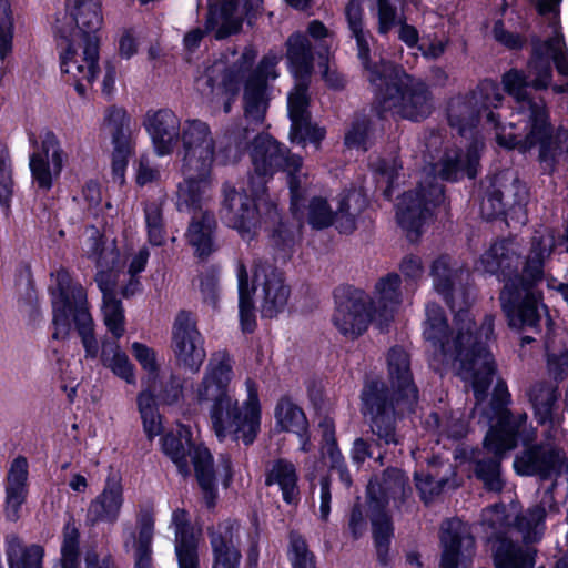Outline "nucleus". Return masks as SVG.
Masks as SVG:
<instances>
[{
	"label": "nucleus",
	"instance_id": "obj_36",
	"mask_svg": "<svg viewBox=\"0 0 568 568\" xmlns=\"http://www.w3.org/2000/svg\"><path fill=\"white\" fill-rule=\"evenodd\" d=\"M185 179L180 182L176 191V209L179 212H196L202 210V197L210 175H202V171L185 172Z\"/></svg>",
	"mask_w": 568,
	"mask_h": 568
},
{
	"label": "nucleus",
	"instance_id": "obj_7",
	"mask_svg": "<svg viewBox=\"0 0 568 568\" xmlns=\"http://www.w3.org/2000/svg\"><path fill=\"white\" fill-rule=\"evenodd\" d=\"M388 366L392 395L385 388L384 383L379 381L367 383L362 395L364 414L372 418L374 430L387 444L396 443L395 434L390 429L383 430L382 428L385 417L389 418L393 415L394 402L399 404L403 400L413 404L417 399V389L412 382L408 357H392Z\"/></svg>",
	"mask_w": 568,
	"mask_h": 568
},
{
	"label": "nucleus",
	"instance_id": "obj_52",
	"mask_svg": "<svg viewBox=\"0 0 568 568\" xmlns=\"http://www.w3.org/2000/svg\"><path fill=\"white\" fill-rule=\"evenodd\" d=\"M130 122L124 108L111 105L105 110L104 124L110 129L112 143L130 142Z\"/></svg>",
	"mask_w": 568,
	"mask_h": 568
},
{
	"label": "nucleus",
	"instance_id": "obj_29",
	"mask_svg": "<svg viewBox=\"0 0 568 568\" xmlns=\"http://www.w3.org/2000/svg\"><path fill=\"white\" fill-rule=\"evenodd\" d=\"M28 462L16 458L9 469L6 484L4 513L8 519L17 520L28 495Z\"/></svg>",
	"mask_w": 568,
	"mask_h": 568
},
{
	"label": "nucleus",
	"instance_id": "obj_64",
	"mask_svg": "<svg viewBox=\"0 0 568 568\" xmlns=\"http://www.w3.org/2000/svg\"><path fill=\"white\" fill-rule=\"evenodd\" d=\"M377 20L378 33L386 36L402 22L403 16L398 17L397 8L392 0H377Z\"/></svg>",
	"mask_w": 568,
	"mask_h": 568
},
{
	"label": "nucleus",
	"instance_id": "obj_25",
	"mask_svg": "<svg viewBox=\"0 0 568 568\" xmlns=\"http://www.w3.org/2000/svg\"><path fill=\"white\" fill-rule=\"evenodd\" d=\"M171 348L174 355H206L204 338L192 312L181 310L176 314L172 325Z\"/></svg>",
	"mask_w": 568,
	"mask_h": 568
},
{
	"label": "nucleus",
	"instance_id": "obj_53",
	"mask_svg": "<svg viewBox=\"0 0 568 568\" xmlns=\"http://www.w3.org/2000/svg\"><path fill=\"white\" fill-rule=\"evenodd\" d=\"M138 406L146 436L153 438L162 430L160 415L156 412L155 399L151 392L143 390L138 397Z\"/></svg>",
	"mask_w": 568,
	"mask_h": 568
},
{
	"label": "nucleus",
	"instance_id": "obj_18",
	"mask_svg": "<svg viewBox=\"0 0 568 568\" xmlns=\"http://www.w3.org/2000/svg\"><path fill=\"white\" fill-rule=\"evenodd\" d=\"M181 140L183 145L182 170L187 173L202 171V175L211 174L215 142L209 124L197 119L186 121Z\"/></svg>",
	"mask_w": 568,
	"mask_h": 568
},
{
	"label": "nucleus",
	"instance_id": "obj_15",
	"mask_svg": "<svg viewBox=\"0 0 568 568\" xmlns=\"http://www.w3.org/2000/svg\"><path fill=\"white\" fill-rule=\"evenodd\" d=\"M333 324L344 336L356 338L363 335L377 315L375 302L362 288L341 284L333 291Z\"/></svg>",
	"mask_w": 568,
	"mask_h": 568
},
{
	"label": "nucleus",
	"instance_id": "obj_30",
	"mask_svg": "<svg viewBox=\"0 0 568 568\" xmlns=\"http://www.w3.org/2000/svg\"><path fill=\"white\" fill-rule=\"evenodd\" d=\"M216 220L213 214L205 211L200 217H192L185 236L187 243L194 248V255L200 262H205L217 250L215 243Z\"/></svg>",
	"mask_w": 568,
	"mask_h": 568
},
{
	"label": "nucleus",
	"instance_id": "obj_3",
	"mask_svg": "<svg viewBox=\"0 0 568 568\" xmlns=\"http://www.w3.org/2000/svg\"><path fill=\"white\" fill-rule=\"evenodd\" d=\"M375 73L371 85L378 116L393 111L402 119L420 122L430 115L433 93L424 81L415 79L397 64L382 65Z\"/></svg>",
	"mask_w": 568,
	"mask_h": 568
},
{
	"label": "nucleus",
	"instance_id": "obj_13",
	"mask_svg": "<svg viewBox=\"0 0 568 568\" xmlns=\"http://www.w3.org/2000/svg\"><path fill=\"white\" fill-rule=\"evenodd\" d=\"M163 452L178 466L180 473H190V462L194 465L199 484L203 490L205 503L213 506L215 498L214 471L212 456L206 447L195 446L192 432L186 426H179L178 435L168 434L162 443Z\"/></svg>",
	"mask_w": 568,
	"mask_h": 568
},
{
	"label": "nucleus",
	"instance_id": "obj_61",
	"mask_svg": "<svg viewBox=\"0 0 568 568\" xmlns=\"http://www.w3.org/2000/svg\"><path fill=\"white\" fill-rule=\"evenodd\" d=\"M438 176L446 182H457L463 175V151L462 149L447 150L439 160Z\"/></svg>",
	"mask_w": 568,
	"mask_h": 568
},
{
	"label": "nucleus",
	"instance_id": "obj_42",
	"mask_svg": "<svg viewBox=\"0 0 568 568\" xmlns=\"http://www.w3.org/2000/svg\"><path fill=\"white\" fill-rule=\"evenodd\" d=\"M554 508V497L546 491L540 505L530 508L524 516L516 517V525L526 541H537L544 532V519L547 510Z\"/></svg>",
	"mask_w": 568,
	"mask_h": 568
},
{
	"label": "nucleus",
	"instance_id": "obj_38",
	"mask_svg": "<svg viewBox=\"0 0 568 568\" xmlns=\"http://www.w3.org/2000/svg\"><path fill=\"white\" fill-rule=\"evenodd\" d=\"M545 277V257L541 250H532L526 258L521 273L514 271L503 287H516V290L528 292H542L538 285Z\"/></svg>",
	"mask_w": 568,
	"mask_h": 568
},
{
	"label": "nucleus",
	"instance_id": "obj_40",
	"mask_svg": "<svg viewBox=\"0 0 568 568\" xmlns=\"http://www.w3.org/2000/svg\"><path fill=\"white\" fill-rule=\"evenodd\" d=\"M239 317L243 333L252 334L256 327V307L254 303L255 285H250L246 267L241 264L237 270Z\"/></svg>",
	"mask_w": 568,
	"mask_h": 568
},
{
	"label": "nucleus",
	"instance_id": "obj_48",
	"mask_svg": "<svg viewBox=\"0 0 568 568\" xmlns=\"http://www.w3.org/2000/svg\"><path fill=\"white\" fill-rule=\"evenodd\" d=\"M374 130L373 121L365 114L355 115L344 134V144L348 149L368 151L369 136Z\"/></svg>",
	"mask_w": 568,
	"mask_h": 568
},
{
	"label": "nucleus",
	"instance_id": "obj_47",
	"mask_svg": "<svg viewBox=\"0 0 568 568\" xmlns=\"http://www.w3.org/2000/svg\"><path fill=\"white\" fill-rule=\"evenodd\" d=\"M326 136L325 128L312 122V115L291 121L290 141L293 144L305 146L311 143L320 148Z\"/></svg>",
	"mask_w": 568,
	"mask_h": 568
},
{
	"label": "nucleus",
	"instance_id": "obj_27",
	"mask_svg": "<svg viewBox=\"0 0 568 568\" xmlns=\"http://www.w3.org/2000/svg\"><path fill=\"white\" fill-rule=\"evenodd\" d=\"M348 29L352 33V37L356 41L357 47V57L361 61L364 70L368 72V81L372 84L374 78L376 77V71H381L382 65L393 67L394 63L381 59L378 62H373L371 59V47L367 40V37L371 36L369 31L364 30L363 22V10L361 7H352L348 6L345 11Z\"/></svg>",
	"mask_w": 568,
	"mask_h": 568
},
{
	"label": "nucleus",
	"instance_id": "obj_11",
	"mask_svg": "<svg viewBox=\"0 0 568 568\" xmlns=\"http://www.w3.org/2000/svg\"><path fill=\"white\" fill-rule=\"evenodd\" d=\"M70 18L68 26L57 27V34L63 41H78L89 61L87 73L92 79L98 69L100 30L103 23L101 0H65Z\"/></svg>",
	"mask_w": 568,
	"mask_h": 568
},
{
	"label": "nucleus",
	"instance_id": "obj_41",
	"mask_svg": "<svg viewBox=\"0 0 568 568\" xmlns=\"http://www.w3.org/2000/svg\"><path fill=\"white\" fill-rule=\"evenodd\" d=\"M296 467L291 462L276 460L266 477L267 485H276L282 493L283 500L287 504H296L300 498Z\"/></svg>",
	"mask_w": 568,
	"mask_h": 568
},
{
	"label": "nucleus",
	"instance_id": "obj_26",
	"mask_svg": "<svg viewBox=\"0 0 568 568\" xmlns=\"http://www.w3.org/2000/svg\"><path fill=\"white\" fill-rule=\"evenodd\" d=\"M123 501L121 483L116 478H109L101 494L91 500L88 507L87 520L91 525L115 523L120 516Z\"/></svg>",
	"mask_w": 568,
	"mask_h": 568
},
{
	"label": "nucleus",
	"instance_id": "obj_34",
	"mask_svg": "<svg viewBox=\"0 0 568 568\" xmlns=\"http://www.w3.org/2000/svg\"><path fill=\"white\" fill-rule=\"evenodd\" d=\"M65 48L60 53V69L62 73L70 74L72 78V84L77 93L81 98H85L87 87L83 84L82 80H85L89 84H92L100 73V65L98 64L97 72L92 79L89 78L87 70L89 68V61L85 59V54L83 53L82 61L80 62L77 59L78 48H82V44H79L78 41H64Z\"/></svg>",
	"mask_w": 568,
	"mask_h": 568
},
{
	"label": "nucleus",
	"instance_id": "obj_2",
	"mask_svg": "<svg viewBox=\"0 0 568 568\" xmlns=\"http://www.w3.org/2000/svg\"><path fill=\"white\" fill-rule=\"evenodd\" d=\"M468 310L455 316L456 333L450 327L444 308L432 303L426 306L423 336L434 348L433 355H493L490 343L495 336V317L486 314L478 325L468 318Z\"/></svg>",
	"mask_w": 568,
	"mask_h": 568
},
{
	"label": "nucleus",
	"instance_id": "obj_22",
	"mask_svg": "<svg viewBox=\"0 0 568 568\" xmlns=\"http://www.w3.org/2000/svg\"><path fill=\"white\" fill-rule=\"evenodd\" d=\"M514 468L519 475H539L542 478H549L557 476L566 468V458L560 450L537 447L518 456L514 462Z\"/></svg>",
	"mask_w": 568,
	"mask_h": 568
},
{
	"label": "nucleus",
	"instance_id": "obj_5",
	"mask_svg": "<svg viewBox=\"0 0 568 568\" xmlns=\"http://www.w3.org/2000/svg\"><path fill=\"white\" fill-rule=\"evenodd\" d=\"M247 398L241 405L232 393H221L219 388L211 387L207 393L210 398V419L215 436L220 440L242 439L245 445L253 443L261 423V407L257 389L252 381L246 382Z\"/></svg>",
	"mask_w": 568,
	"mask_h": 568
},
{
	"label": "nucleus",
	"instance_id": "obj_32",
	"mask_svg": "<svg viewBox=\"0 0 568 568\" xmlns=\"http://www.w3.org/2000/svg\"><path fill=\"white\" fill-rule=\"evenodd\" d=\"M460 267L447 253L438 255L430 265L429 275L433 278L434 290L453 308L455 301V286L459 278Z\"/></svg>",
	"mask_w": 568,
	"mask_h": 568
},
{
	"label": "nucleus",
	"instance_id": "obj_16",
	"mask_svg": "<svg viewBox=\"0 0 568 568\" xmlns=\"http://www.w3.org/2000/svg\"><path fill=\"white\" fill-rule=\"evenodd\" d=\"M29 142L33 151L29 154V169L32 184L41 192L48 193L61 176L67 161L58 135L50 129L40 133V141L31 134Z\"/></svg>",
	"mask_w": 568,
	"mask_h": 568
},
{
	"label": "nucleus",
	"instance_id": "obj_43",
	"mask_svg": "<svg viewBox=\"0 0 568 568\" xmlns=\"http://www.w3.org/2000/svg\"><path fill=\"white\" fill-rule=\"evenodd\" d=\"M6 555L9 568H42L43 549L23 545L16 535L7 536Z\"/></svg>",
	"mask_w": 568,
	"mask_h": 568
},
{
	"label": "nucleus",
	"instance_id": "obj_28",
	"mask_svg": "<svg viewBox=\"0 0 568 568\" xmlns=\"http://www.w3.org/2000/svg\"><path fill=\"white\" fill-rule=\"evenodd\" d=\"M171 525L175 530V554L179 568H199L197 535L190 525L185 510L178 509L172 514Z\"/></svg>",
	"mask_w": 568,
	"mask_h": 568
},
{
	"label": "nucleus",
	"instance_id": "obj_20",
	"mask_svg": "<svg viewBox=\"0 0 568 568\" xmlns=\"http://www.w3.org/2000/svg\"><path fill=\"white\" fill-rule=\"evenodd\" d=\"M274 63L271 59L263 57L257 67L245 81L243 94L244 115L256 125L264 122L268 101L265 98L267 89L268 70Z\"/></svg>",
	"mask_w": 568,
	"mask_h": 568
},
{
	"label": "nucleus",
	"instance_id": "obj_33",
	"mask_svg": "<svg viewBox=\"0 0 568 568\" xmlns=\"http://www.w3.org/2000/svg\"><path fill=\"white\" fill-rule=\"evenodd\" d=\"M402 278L396 272H389L375 284V308L381 321L389 323L402 302Z\"/></svg>",
	"mask_w": 568,
	"mask_h": 568
},
{
	"label": "nucleus",
	"instance_id": "obj_8",
	"mask_svg": "<svg viewBox=\"0 0 568 568\" xmlns=\"http://www.w3.org/2000/svg\"><path fill=\"white\" fill-rule=\"evenodd\" d=\"M264 0H216L207 7L204 29L194 28L183 37V47L195 52L205 36L213 32L216 40H225L242 31L243 23L253 27L262 16Z\"/></svg>",
	"mask_w": 568,
	"mask_h": 568
},
{
	"label": "nucleus",
	"instance_id": "obj_23",
	"mask_svg": "<svg viewBox=\"0 0 568 568\" xmlns=\"http://www.w3.org/2000/svg\"><path fill=\"white\" fill-rule=\"evenodd\" d=\"M440 538L444 548L440 568H458L470 557L474 539L460 520L454 519L444 524Z\"/></svg>",
	"mask_w": 568,
	"mask_h": 568
},
{
	"label": "nucleus",
	"instance_id": "obj_9",
	"mask_svg": "<svg viewBox=\"0 0 568 568\" xmlns=\"http://www.w3.org/2000/svg\"><path fill=\"white\" fill-rule=\"evenodd\" d=\"M503 100L498 83L491 79H484L469 93L449 102L448 124L462 136L476 129L483 119L490 128L498 129L501 121L495 109L501 105Z\"/></svg>",
	"mask_w": 568,
	"mask_h": 568
},
{
	"label": "nucleus",
	"instance_id": "obj_57",
	"mask_svg": "<svg viewBox=\"0 0 568 568\" xmlns=\"http://www.w3.org/2000/svg\"><path fill=\"white\" fill-rule=\"evenodd\" d=\"M9 150L0 142V206L9 211L13 195V180L10 169Z\"/></svg>",
	"mask_w": 568,
	"mask_h": 568
},
{
	"label": "nucleus",
	"instance_id": "obj_45",
	"mask_svg": "<svg viewBox=\"0 0 568 568\" xmlns=\"http://www.w3.org/2000/svg\"><path fill=\"white\" fill-rule=\"evenodd\" d=\"M515 205H521L520 200L514 197L510 202L506 199L505 192L493 184L486 192L480 211L487 221L504 220L507 217L508 211Z\"/></svg>",
	"mask_w": 568,
	"mask_h": 568
},
{
	"label": "nucleus",
	"instance_id": "obj_46",
	"mask_svg": "<svg viewBox=\"0 0 568 568\" xmlns=\"http://www.w3.org/2000/svg\"><path fill=\"white\" fill-rule=\"evenodd\" d=\"M276 425L296 435L307 430V420L303 410L288 399H281L275 409Z\"/></svg>",
	"mask_w": 568,
	"mask_h": 568
},
{
	"label": "nucleus",
	"instance_id": "obj_31",
	"mask_svg": "<svg viewBox=\"0 0 568 568\" xmlns=\"http://www.w3.org/2000/svg\"><path fill=\"white\" fill-rule=\"evenodd\" d=\"M263 293L262 317L274 318L285 310L291 294L290 286L285 284L284 274L277 267H271L264 274Z\"/></svg>",
	"mask_w": 568,
	"mask_h": 568
},
{
	"label": "nucleus",
	"instance_id": "obj_62",
	"mask_svg": "<svg viewBox=\"0 0 568 568\" xmlns=\"http://www.w3.org/2000/svg\"><path fill=\"white\" fill-rule=\"evenodd\" d=\"M504 91L515 98L517 101L528 104V99H532L527 93V78L524 71L518 69H510L505 72L501 79Z\"/></svg>",
	"mask_w": 568,
	"mask_h": 568
},
{
	"label": "nucleus",
	"instance_id": "obj_17",
	"mask_svg": "<svg viewBox=\"0 0 568 568\" xmlns=\"http://www.w3.org/2000/svg\"><path fill=\"white\" fill-rule=\"evenodd\" d=\"M526 422V416H519V420H513L508 413L498 410V427L491 428L485 437V448L495 456V459L488 463L479 462L477 464V476L484 481L490 490H500L501 480L499 476V462L501 455L510 450L516 445V433L521 423Z\"/></svg>",
	"mask_w": 568,
	"mask_h": 568
},
{
	"label": "nucleus",
	"instance_id": "obj_19",
	"mask_svg": "<svg viewBox=\"0 0 568 568\" xmlns=\"http://www.w3.org/2000/svg\"><path fill=\"white\" fill-rule=\"evenodd\" d=\"M143 125L151 138L156 155L165 156L173 152L180 140L181 121L172 110H149Z\"/></svg>",
	"mask_w": 568,
	"mask_h": 568
},
{
	"label": "nucleus",
	"instance_id": "obj_12",
	"mask_svg": "<svg viewBox=\"0 0 568 568\" xmlns=\"http://www.w3.org/2000/svg\"><path fill=\"white\" fill-rule=\"evenodd\" d=\"M444 201L445 185L436 176L425 179L414 190L403 194L397 204L396 220L410 242L420 239L424 225Z\"/></svg>",
	"mask_w": 568,
	"mask_h": 568
},
{
	"label": "nucleus",
	"instance_id": "obj_63",
	"mask_svg": "<svg viewBox=\"0 0 568 568\" xmlns=\"http://www.w3.org/2000/svg\"><path fill=\"white\" fill-rule=\"evenodd\" d=\"M308 81V80H305ZM308 84L300 83L294 93L287 98V113L291 121L311 115L308 110L310 97L307 93Z\"/></svg>",
	"mask_w": 568,
	"mask_h": 568
},
{
	"label": "nucleus",
	"instance_id": "obj_37",
	"mask_svg": "<svg viewBox=\"0 0 568 568\" xmlns=\"http://www.w3.org/2000/svg\"><path fill=\"white\" fill-rule=\"evenodd\" d=\"M483 268L490 275H496L500 282L506 283L507 278L516 271V257L506 240L493 243L481 255Z\"/></svg>",
	"mask_w": 568,
	"mask_h": 568
},
{
	"label": "nucleus",
	"instance_id": "obj_60",
	"mask_svg": "<svg viewBox=\"0 0 568 568\" xmlns=\"http://www.w3.org/2000/svg\"><path fill=\"white\" fill-rule=\"evenodd\" d=\"M13 17L10 0H0V59L12 52Z\"/></svg>",
	"mask_w": 568,
	"mask_h": 568
},
{
	"label": "nucleus",
	"instance_id": "obj_56",
	"mask_svg": "<svg viewBox=\"0 0 568 568\" xmlns=\"http://www.w3.org/2000/svg\"><path fill=\"white\" fill-rule=\"evenodd\" d=\"M372 525L378 559L386 564V555L393 534L390 520L386 514L377 511L372 517Z\"/></svg>",
	"mask_w": 568,
	"mask_h": 568
},
{
	"label": "nucleus",
	"instance_id": "obj_55",
	"mask_svg": "<svg viewBox=\"0 0 568 568\" xmlns=\"http://www.w3.org/2000/svg\"><path fill=\"white\" fill-rule=\"evenodd\" d=\"M334 211L323 196H313L307 206V223L313 230H325L334 224Z\"/></svg>",
	"mask_w": 568,
	"mask_h": 568
},
{
	"label": "nucleus",
	"instance_id": "obj_10",
	"mask_svg": "<svg viewBox=\"0 0 568 568\" xmlns=\"http://www.w3.org/2000/svg\"><path fill=\"white\" fill-rule=\"evenodd\" d=\"M527 106V132L523 138V146L530 150L538 146V161L544 172L552 174L560 162V156H568V129L562 125L555 128L550 111L542 99H528Z\"/></svg>",
	"mask_w": 568,
	"mask_h": 568
},
{
	"label": "nucleus",
	"instance_id": "obj_44",
	"mask_svg": "<svg viewBox=\"0 0 568 568\" xmlns=\"http://www.w3.org/2000/svg\"><path fill=\"white\" fill-rule=\"evenodd\" d=\"M494 559L496 568H532L534 550L504 539L497 542Z\"/></svg>",
	"mask_w": 568,
	"mask_h": 568
},
{
	"label": "nucleus",
	"instance_id": "obj_21",
	"mask_svg": "<svg viewBox=\"0 0 568 568\" xmlns=\"http://www.w3.org/2000/svg\"><path fill=\"white\" fill-rule=\"evenodd\" d=\"M209 535L213 552L212 568H240L242 554L239 525L226 520L213 527Z\"/></svg>",
	"mask_w": 568,
	"mask_h": 568
},
{
	"label": "nucleus",
	"instance_id": "obj_6",
	"mask_svg": "<svg viewBox=\"0 0 568 568\" xmlns=\"http://www.w3.org/2000/svg\"><path fill=\"white\" fill-rule=\"evenodd\" d=\"M221 220L242 236L255 234L263 221L278 217V205L271 199L270 190L260 191L257 183L247 179L246 187H236L226 181L221 189Z\"/></svg>",
	"mask_w": 568,
	"mask_h": 568
},
{
	"label": "nucleus",
	"instance_id": "obj_14",
	"mask_svg": "<svg viewBox=\"0 0 568 568\" xmlns=\"http://www.w3.org/2000/svg\"><path fill=\"white\" fill-rule=\"evenodd\" d=\"M501 311L510 328L540 334L542 313L547 334L554 331L555 322L549 306L544 302V292H528L516 287H503L499 293Z\"/></svg>",
	"mask_w": 568,
	"mask_h": 568
},
{
	"label": "nucleus",
	"instance_id": "obj_1",
	"mask_svg": "<svg viewBox=\"0 0 568 568\" xmlns=\"http://www.w3.org/2000/svg\"><path fill=\"white\" fill-rule=\"evenodd\" d=\"M97 256L94 281L102 294L101 313L113 342L102 341L100 355H126L118 344L125 333V311L116 296V287L122 272L121 254L116 246L106 248L102 240H97L92 247ZM57 291L52 298L53 339H65L72 324L81 338L85 355H99L94 322L89 308L87 290L73 280L70 272L61 267L55 273Z\"/></svg>",
	"mask_w": 568,
	"mask_h": 568
},
{
	"label": "nucleus",
	"instance_id": "obj_51",
	"mask_svg": "<svg viewBox=\"0 0 568 568\" xmlns=\"http://www.w3.org/2000/svg\"><path fill=\"white\" fill-rule=\"evenodd\" d=\"M529 397L539 423L552 422V407L557 400L556 389L552 386L539 384L530 389Z\"/></svg>",
	"mask_w": 568,
	"mask_h": 568
},
{
	"label": "nucleus",
	"instance_id": "obj_59",
	"mask_svg": "<svg viewBox=\"0 0 568 568\" xmlns=\"http://www.w3.org/2000/svg\"><path fill=\"white\" fill-rule=\"evenodd\" d=\"M564 43V36L558 34L541 40L539 36L532 34L530 37L531 53L528 63L551 62V59Z\"/></svg>",
	"mask_w": 568,
	"mask_h": 568
},
{
	"label": "nucleus",
	"instance_id": "obj_50",
	"mask_svg": "<svg viewBox=\"0 0 568 568\" xmlns=\"http://www.w3.org/2000/svg\"><path fill=\"white\" fill-rule=\"evenodd\" d=\"M254 129L243 125L242 122H233L224 131V150L233 152L234 156H241L252 149V135Z\"/></svg>",
	"mask_w": 568,
	"mask_h": 568
},
{
	"label": "nucleus",
	"instance_id": "obj_4",
	"mask_svg": "<svg viewBox=\"0 0 568 568\" xmlns=\"http://www.w3.org/2000/svg\"><path fill=\"white\" fill-rule=\"evenodd\" d=\"M250 156L253 172L248 179L257 183L260 191L268 190L274 175L283 172L286 174L291 211L295 214L305 206L306 190L302 186L304 160L300 154L293 153L271 134L258 133L253 136Z\"/></svg>",
	"mask_w": 568,
	"mask_h": 568
},
{
	"label": "nucleus",
	"instance_id": "obj_24",
	"mask_svg": "<svg viewBox=\"0 0 568 568\" xmlns=\"http://www.w3.org/2000/svg\"><path fill=\"white\" fill-rule=\"evenodd\" d=\"M153 536L154 519L146 513L139 516L135 528L124 527L123 547L134 558L135 568H152Z\"/></svg>",
	"mask_w": 568,
	"mask_h": 568
},
{
	"label": "nucleus",
	"instance_id": "obj_49",
	"mask_svg": "<svg viewBox=\"0 0 568 568\" xmlns=\"http://www.w3.org/2000/svg\"><path fill=\"white\" fill-rule=\"evenodd\" d=\"M232 378V369L227 361H214L210 365V372L205 376L202 386L199 388V398H210L209 388L216 387L221 393H231L229 383Z\"/></svg>",
	"mask_w": 568,
	"mask_h": 568
},
{
	"label": "nucleus",
	"instance_id": "obj_58",
	"mask_svg": "<svg viewBox=\"0 0 568 568\" xmlns=\"http://www.w3.org/2000/svg\"><path fill=\"white\" fill-rule=\"evenodd\" d=\"M60 566L79 568V532L73 524L64 526Z\"/></svg>",
	"mask_w": 568,
	"mask_h": 568
},
{
	"label": "nucleus",
	"instance_id": "obj_39",
	"mask_svg": "<svg viewBox=\"0 0 568 568\" xmlns=\"http://www.w3.org/2000/svg\"><path fill=\"white\" fill-rule=\"evenodd\" d=\"M464 379L471 382L477 402L484 400L495 378V367L487 357H460Z\"/></svg>",
	"mask_w": 568,
	"mask_h": 568
},
{
	"label": "nucleus",
	"instance_id": "obj_35",
	"mask_svg": "<svg viewBox=\"0 0 568 568\" xmlns=\"http://www.w3.org/2000/svg\"><path fill=\"white\" fill-rule=\"evenodd\" d=\"M286 47L292 73L300 80H308L313 71L314 57L307 36L300 31L293 32L286 41Z\"/></svg>",
	"mask_w": 568,
	"mask_h": 568
},
{
	"label": "nucleus",
	"instance_id": "obj_54",
	"mask_svg": "<svg viewBox=\"0 0 568 568\" xmlns=\"http://www.w3.org/2000/svg\"><path fill=\"white\" fill-rule=\"evenodd\" d=\"M273 225L271 230V239L276 248L281 251H290L295 244V225L293 222L283 219L278 210V217L274 220L263 221L262 226L266 230Z\"/></svg>",
	"mask_w": 568,
	"mask_h": 568
}]
</instances>
